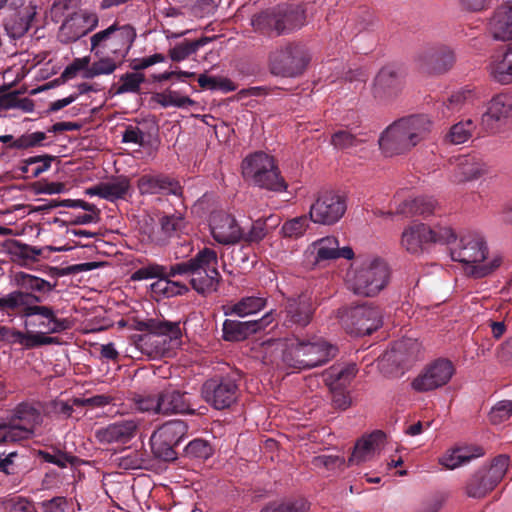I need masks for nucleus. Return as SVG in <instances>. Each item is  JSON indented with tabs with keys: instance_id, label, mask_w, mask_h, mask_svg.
I'll return each instance as SVG.
<instances>
[{
	"instance_id": "nucleus-1",
	"label": "nucleus",
	"mask_w": 512,
	"mask_h": 512,
	"mask_svg": "<svg viewBox=\"0 0 512 512\" xmlns=\"http://www.w3.org/2000/svg\"><path fill=\"white\" fill-rule=\"evenodd\" d=\"M486 31L495 41H512V0L503 2L494 9L488 18ZM486 72L494 83L512 84V42L489 57Z\"/></svg>"
},
{
	"instance_id": "nucleus-2",
	"label": "nucleus",
	"mask_w": 512,
	"mask_h": 512,
	"mask_svg": "<svg viewBox=\"0 0 512 512\" xmlns=\"http://www.w3.org/2000/svg\"><path fill=\"white\" fill-rule=\"evenodd\" d=\"M433 122L425 114L410 115L394 121L380 135L379 147L385 156L409 152L431 132Z\"/></svg>"
},
{
	"instance_id": "nucleus-3",
	"label": "nucleus",
	"mask_w": 512,
	"mask_h": 512,
	"mask_svg": "<svg viewBox=\"0 0 512 512\" xmlns=\"http://www.w3.org/2000/svg\"><path fill=\"white\" fill-rule=\"evenodd\" d=\"M450 254L452 260L464 264L466 272L476 279L493 274L503 264L502 254L490 252L485 236L479 232L462 235Z\"/></svg>"
},
{
	"instance_id": "nucleus-4",
	"label": "nucleus",
	"mask_w": 512,
	"mask_h": 512,
	"mask_svg": "<svg viewBox=\"0 0 512 512\" xmlns=\"http://www.w3.org/2000/svg\"><path fill=\"white\" fill-rule=\"evenodd\" d=\"M167 274L170 277L187 274L198 293H210L216 290L220 278L217 254L212 249L204 248L189 261L172 265Z\"/></svg>"
},
{
	"instance_id": "nucleus-5",
	"label": "nucleus",
	"mask_w": 512,
	"mask_h": 512,
	"mask_svg": "<svg viewBox=\"0 0 512 512\" xmlns=\"http://www.w3.org/2000/svg\"><path fill=\"white\" fill-rule=\"evenodd\" d=\"M389 270L380 259L365 258L351 265L346 273V284L354 294L376 296L388 283Z\"/></svg>"
},
{
	"instance_id": "nucleus-6",
	"label": "nucleus",
	"mask_w": 512,
	"mask_h": 512,
	"mask_svg": "<svg viewBox=\"0 0 512 512\" xmlns=\"http://www.w3.org/2000/svg\"><path fill=\"white\" fill-rule=\"evenodd\" d=\"M144 325L147 333L140 336L137 347L149 358L170 355L180 345L181 329L178 322L149 319Z\"/></svg>"
},
{
	"instance_id": "nucleus-7",
	"label": "nucleus",
	"mask_w": 512,
	"mask_h": 512,
	"mask_svg": "<svg viewBox=\"0 0 512 512\" xmlns=\"http://www.w3.org/2000/svg\"><path fill=\"white\" fill-rule=\"evenodd\" d=\"M335 354V348L321 338L296 340L284 352L287 365L297 369H310L326 363Z\"/></svg>"
},
{
	"instance_id": "nucleus-8",
	"label": "nucleus",
	"mask_w": 512,
	"mask_h": 512,
	"mask_svg": "<svg viewBox=\"0 0 512 512\" xmlns=\"http://www.w3.org/2000/svg\"><path fill=\"white\" fill-rule=\"evenodd\" d=\"M307 48L299 43H283L269 54V68L272 74L282 77L301 75L310 62Z\"/></svg>"
},
{
	"instance_id": "nucleus-9",
	"label": "nucleus",
	"mask_w": 512,
	"mask_h": 512,
	"mask_svg": "<svg viewBox=\"0 0 512 512\" xmlns=\"http://www.w3.org/2000/svg\"><path fill=\"white\" fill-rule=\"evenodd\" d=\"M242 174L254 185L273 191H284L286 184L280 177L272 156L256 152L243 160Z\"/></svg>"
},
{
	"instance_id": "nucleus-10",
	"label": "nucleus",
	"mask_w": 512,
	"mask_h": 512,
	"mask_svg": "<svg viewBox=\"0 0 512 512\" xmlns=\"http://www.w3.org/2000/svg\"><path fill=\"white\" fill-rule=\"evenodd\" d=\"M251 24L258 31L289 33L305 24V14L301 6L283 5L259 13L252 18Z\"/></svg>"
},
{
	"instance_id": "nucleus-11",
	"label": "nucleus",
	"mask_w": 512,
	"mask_h": 512,
	"mask_svg": "<svg viewBox=\"0 0 512 512\" xmlns=\"http://www.w3.org/2000/svg\"><path fill=\"white\" fill-rule=\"evenodd\" d=\"M510 459L506 455L495 457L490 464L483 465L467 480L465 494L470 498L480 499L490 493L504 478Z\"/></svg>"
},
{
	"instance_id": "nucleus-12",
	"label": "nucleus",
	"mask_w": 512,
	"mask_h": 512,
	"mask_svg": "<svg viewBox=\"0 0 512 512\" xmlns=\"http://www.w3.org/2000/svg\"><path fill=\"white\" fill-rule=\"evenodd\" d=\"M135 37V30L130 25L113 24L91 37V50L96 55L112 54L123 58L129 52Z\"/></svg>"
},
{
	"instance_id": "nucleus-13",
	"label": "nucleus",
	"mask_w": 512,
	"mask_h": 512,
	"mask_svg": "<svg viewBox=\"0 0 512 512\" xmlns=\"http://www.w3.org/2000/svg\"><path fill=\"white\" fill-rule=\"evenodd\" d=\"M42 421V414L37 408L22 403L13 410L10 419L0 425L6 443H13L32 438Z\"/></svg>"
},
{
	"instance_id": "nucleus-14",
	"label": "nucleus",
	"mask_w": 512,
	"mask_h": 512,
	"mask_svg": "<svg viewBox=\"0 0 512 512\" xmlns=\"http://www.w3.org/2000/svg\"><path fill=\"white\" fill-rule=\"evenodd\" d=\"M339 317L345 330L356 336L371 334L382 325L380 310L368 304L344 309Z\"/></svg>"
},
{
	"instance_id": "nucleus-15",
	"label": "nucleus",
	"mask_w": 512,
	"mask_h": 512,
	"mask_svg": "<svg viewBox=\"0 0 512 512\" xmlns=\"http://www.w3.org/2000/svg\"><path fill=\"white\" fill-rule=\"evenodd\" d=\"M455 374L453 363L445 358H439L429 363L411 382V387L417 392H429L448 384Z\"/></svg>"
},
{
	"instance_id": "nucleus-16",
	"label": "nucleus",
	"mask_w": 512,
	"mask_h": 512,
	"mask_svg": "<svg viewBox=\"0 0 512 512\" xmlns=\"http://www.w3.org/2000/svg\"><path fill=\"white\" fill-rule=\"evenodd\" d=\"M346 203L342 196L325 191L318 195L309 210L310 220L316 224L333 225L345 214Z\"/></svg>"
},
{
	"instance_id": "nucleus-17",
	"label": "nucleus",
	"mask_w": 512,
	"mask_h": 512,
	"mask_svg": "<svg viewBox=\"0 0 512 512\" xmlns=\"http://www.w3.org/2000/svg\"><path fill=\"white\" fill-rule=\"evenodd\" d=\"M38 302L28 301L24 308L22 316L26 318V327L38 328L45 335L59 333L68 328L66 320L57 318L51 307L36 305Z\"/></svg>"
},
{
	"instance_id": "nucleus-18",
	"label": "nucleus",
	"mask_w": 512,
	"mask_h": 512,
	"mask_svg": "<svg viewBox=\"0 0 512 512\" xmlns=\"http://www.w3.org/2000/svg\"><path fill=\"white\" fill-rule=\"evenodd\" d=\"M305 259L313 265L339 258L351 260L354 252L351 247H340L339 240L335 236H325L309 244L304 252Z\"/></svg>"
},
{
	"instance_id": "nucleus-19",
	"label": "nucleus",
	"mask_w": 512,
	"mask_h": 512,
	"mask_svg": "<svg viewBox=\"0 0 512 512\" xmlns=\"http://www.w3.org/2000/svg\"><path fill=\"white\" fill-rule=\"evenodd\" d=\"M204 400L216 409H224L235 402L237 385L230 377L212 378L202 387Z\"/></svg>"
},
{
	"instance_id": "nucleus-20",
	"label": "nucleus",
	"mask_w": 512,
	"mask_h": 512,
	"mask_svg": "<svg viewBox=\"0 0 512 512\" xmlns=\"http://www.w3.org/2000/svg\"><path fill=\"white\" fill-rule=\"evenodd\" d=\"M449 179L454 184H465L478 180L487 173L486 164L480 159L462 155L449 161Z\"/></svg>"
},
{
	"instance_id": "nucleus-21",
	"label": "nucleus",
	"mask_w": 512,
	"mask_h": 512,
	"mask_svg": "<svg viewBox=\"0 0 512 512\" xmlns=\"http://www.w3.org/2000/svg\"><path fill=\"white\" fill-rule=\"evenodd\" d=\"M210 233L219 244L230 245L242 240L243 230L231 215L223 211L213 212L209 221Z\"/></svg>"
},
{
	"instance_id": "nucleus-22",
	"label": "nucleus",
	"mask_w": 512,
	"mask_h": 512,
	"mask_svg": "<svg viewBox=\"0 0 512 512\" xmlns=\"http://www.w3.org/2000/svg\"><path fill=\"white\" fill-rule=\"evenodd\" d=\"M97 24L98 17L95 13H74L62 23L58 38L63 43L74 42L93 30Z\"/></svg>"
},
{
	"instance_id": "nucleus-23",
	"label": "nucleus",
	"mask_w": 512,
	"mask_h": 512,
	"mask_svg": "<svg viewBox=\"0 0 512 512\" xmlns=\"http://www.w3.org/2000/svg\"><path fill=\"white\" fill-rule=\"evenodd\" d=\"M512 117V96L506 93L495 95L489 102L487 111L481 117V125L492 131Z\"/></svg>"
},
{
	"instance_id": "nucleus-24",
	"label": "nucleus",
	"mask_w": 512,
	"mask_h": 512,
	"mask_svg": "<svg viewBox=\"0 0 512 512\" xmlns=\"http://www.w3.org/2000/svg\"><path fill=\"white\" fill-rule=\"evenodd\" d=\"M274 320L270 310L262 318L253 321H236L227 319L223 323V337L227 341H240L249 335L266 328Z\"/></svg>"
},
{
	"instance_id": "nucleus-25",
	"label": "nucleus",
	"mask_w": 512,
	"mask_h": 512,
	"mask_svg": "<svg viewBox=\"0 0 512 512\" xmlns=\"http://www.w3.org/2000/svg\"><path fill=\"white\" fill-rule=\"evenodd\" d=\"M403 87V72L393 66L383 67L377 74L373 94L380 99H388L396 96Z\"/></svg>"
},
{
	"instance_id": "nucleus-26",
	"label": "nucleus",
	"mask_w": 512,
	"mask_h": 512,
	"mask_svg": "<svg viewBox=\"0 0 512 512\" xmlns=\"http://www.w3.org/2000/svg\"><path fill=\"white\" fill-rule=\"evenodd\" d=\"M484 455L482 447L473 444H457L447 449L438 462L447 470H455Z\"/></svg>"
},
{
	"instance_id": "nucleus-27",
	"label": "nucleus",
	"mask_w": 512,
	"mask_h": 512,
	"mask_svg": "<svg viewBox=\"0 0 512 512\" xmlns=\"http://www.w3.org/2000/svg\"><path fill=\"white\" fill-rule=\"evenodd\" d=\"M418 61L424 67L436 73H444L452 68L456 61L454 51L447 46L430 47L418 55Z\"/></svg>"
},
{
	"instance_id": "nucleus-28",
	"label": "nucleus",
	"mask_w": 512,
	"mask_h": 512,
	"mask_svg": "<svg viewBox=\"0 0 512 512\" xmlns=\"http://www.w3.org/2000/svg\"><path fill=\"white\" fill-rule=\"evenodd\" d=\"M385 441V434L382 431H374L371 434L359 439L354 447L349 465H359L374 458L380 453Z\"/></svg>"
},
{
	"instance_id": "nucleus-29",
	"label": "nucleus",
	"mask_w": 512,
	"mask_h": 512,
	"mask_svg": "<svg viewBox=\"0 0 512 512\" xmlns=\"http://www.w3.org/2000/svg\"><path fill=\"white\" fill-rule=\"evenodd\" d=\"M400 246L411 255L424 254L430 248L425 233V223L413 222L406 226L401 233Z\"/></svg>"
},
{
	"instance_id": "nucleus-30",
	"label": "nucleus",
	"mask_w": 512,
	"mask_h": 512,
	"mask_svg": "<svg viewBox=\"0 0 512 512\" xmlns=\"http://www.w3.org/2000/svg\"><path fill=\"white\" fill-rule=\"evenodd\" d=\"M161 414H193L195 412L188 394L173 387L165 388L159 395Z\"/></svg>"
},
{
	"instance_id": "nucleus-31",
	"label": "nucleus",
	"mask_w": 512,
	"mask_h": 512,
	"mask_svg": "<svg viewBox=\"0 0 512 512\" xmlns=\"http://www.w3.org/2000/svg\"><path fill=\"white\" fill-rule=\"evenodd\" d=\"M137 427L138 422L136 420L125 419L98 429L95 436L99 442L104 444L125 443L134 436Z\"/></svg>"
},
{
	"instance_id": "nucleus-32",
	"label": "nucleus",
	"mask_w": 512,
	"mask_h": 512,
	"mask_svg": "<svg viewBox=\"0 0 512 512\" xmlns=\"http://www.w3.org/2000/svg\"><path fill=\"white\" fill-rule=\"evenodd\" d=\"M312 313V303L307 296L288 299L285 307V324L305 326L310 322Z\"/></svg>"
},
{
	"instance_id": "nucleus-33",
	"label": "nucleus",
	"mask_w": 512,
	"mask_h": 512,
	"mask_svg": "<svg viewBox=\"0 0 512 512\" xmlns=\"http://www.w3.org/2000/svg\"><path fill=\"white\" fill-rule=\"evenodd\" d=\"M129 189V181L125 177H119L111 181L102 182L86 190L89 196H98L108 201L123 198Z\"/></svg>"
},
{
	"instance_id": "nucleus-34",
	"label": "nucleus",
	"mask_w": 512,
	"mask_h": 512,
	"mask_svg": "<svg viewBox=\"0 0 512 512\" xmlns=\"http://www.w3.org/2000/svg\"><path fill=\"white\" fill-rule=\"evenodd\" d=\"M420 351V344L415 339L407 338L396 342L382 357V362H392L400 365L406 360L415 357Z\"/></svg>"
},
{
	"instance_id": "nucleus-35",
	"label": "nucleus",
	"mask_w": 512,
	"mask_h": 512,
	"mask_svg": "<svg viewBox=\"0 0 512 512\" xmlns=\"http://www.w3.org/2000/svg\"><path fill=\"white\" fill-rule=\"evenodd\" d=\"M37 13V7L29 4L22 8L14 17L7 20L5 24L6 31L13 38H19L30 28Z\"/></svg>"
},
{
	"instance_id": "nucleus-36",
	"label": "nucleus",
	"mask_w": 512,
	"mask_h": 512,
	"mask_svg": "<svg viewBox=\"0 0 512 512\" xmlns=\"http://www.w3.org/2000/svg\"><path fill=\"white\" fill-rule=\"evenodd\" d=\"M150 291L153 298L160 300L161 298H170L182 295L188 291V288L186 285L178 281L170 280V276L167 274V269H165V275L160 276L158 280L151 283Z\"/></svg>"
},
{
	"instance_id": "nucleus-37",
	"label": "nucleus",
	"mask_w": 512,
	"mask_h": 512,
	"mask_svg": "<svg viewBox=\"0 0 512 512\" xmlns=\"http://www.w3.org/2000/svg\"><path fill=\"white\" fill-rule=\"evenodd\" d=\"M357 373L355 364H336L325 373V381L332 390H338L351 382Z\"/></svg>"
},
{
	"instance_id": "nucleus-38",
	"label": "nucleus",
	"mask_w": 512,
	"mask_h": 512,
	"mask_svg": "<svg viewBox=\"0 0 512 512\" xmlns=\"http://www.w3.org/2000/svg\"><path fill=\"white\" fill-rule=\"evenodd\" d=\"M11 283L24 292H48L53 289L49 281L23 271L13 273Z\"/></svg>"
},
{
	"instance_id": "nucleus-39",
	"label": "nucleus",
	"mask_w": 512,
	"mask_h": 512,
	"mask_svg": "<svg viewBox=\"0 0 512 512\" xmlns=\"http://www.w3.org/2000/svg\"><path fill=\"white\" fill-rule=\"evenodd\" d=\"M138 189L141 194H177L178 188L173 186L166 177L160 175H143L138 180Z\"/></svg>"
},
{
	"instance_id": "nucleus-40",
	"label": "nucleus",
	"mask_w": 512,
	"mask_h": 512,
	"mask_svg": "<svg viewBox=\"0 0 512 512\" xmlns=\"http://www.w3.org/2000/svg\"><path fill=\"white\" fill-rule=\"evenodd\" d=\"M425 233L429 247L432 245H446L456 239V234L451 226L442 221L425 223Z\"/></svg>"
},
{
	"instance_id": "nucleus-41",
	"label": "nucleus",
	"mask_w": 512,
	"mask_h": 512,
	"mask_svg": "<svg viewBox=\"0 0 512 512\" xmlns=\"http://www.w3.org/2000/svg\"><path fill=\"white\" fill-rule=\"evenodd\" d=\"M267 300L262 296H247L225 310V315L247 317L258 313L266 307Z\"/></svg>"
},
{
	"instance_id": "nucleus-42",
	"label": "nucleus",
	"mask_w": 512,
	"mask_h": 512,
	"mask_svg": "<svg viewBox=\"0 0 512 512\" xmlns=\"http://www.w3.org/2000/svg\"><path fill=\"white\" fill-rule=\"evenodd\" d=\"M40 297L31 292L14 290L0 297V311L4 310H20L23 313L28 301H40Z\"/></svg>"
},
{
	"instance_id": "nucleus-43",
	"label": "nucleus",
	"mask_w": 512,
	"mask_h": 512,
	"mask_svg": "<svg viewBox=\"0 0 512 512\" xmlns=\"http://www.w3.org/2000/svg\"><path fill=\"white\" fill-rule=\"evenodd\" d=\"M188 427L182 420H172L164 423L154 433L156 438H163L178 445L183 439L186 438Z\"/></svg>"
},
{
	"instance_id": "nucleus-44",
	"label": "nucleus",
	"mask_w": 512,
	"mask_h": 512,
	"mask_svg": "<svg viewBox=\"0 0 512 512\" xmlns=\"http://www.w3.org/2000/svg\"><path fill=\"white\" fill-rule=\"evenodd\" d=\"M155 101L164 108H188L195 104L194 100L178 91L167 89L155 95Z\"/></svg>"
},
{
	"instance_id": "nucleus-45",
	"label": "nucleus",
	"mask_w": 512,
	"mask_h": 512,
	"mask_svg": "<svg viewBox=\"0 0 512 512\" xmlns=\"http://www.w3.org/2000/svg\"><path fill=\"white\" fill-rule=\"evenodd\" d=\"M475 128L476 125L471 119L459 121L449 129L446 141L456 145L463 144L472 137Z\"/></svg>"
},
{
	"instance_id": "nucleus-46",
	"label": "nucleus",
	"mask_w": 512,
	"mask_h": 512,
	"mask_svg": "<svg viewBox=\"0 0 512 512\" xmlns=\"http://www.w3.org/2000/svg\"><path fill=\"white\" fill-rule=\"evenodd\" d=\"M9 251L13 260L21 266H26L28 263L36 261L42 253L40 248L29 246L18 241H15L11 245Z\"/></svg>"
},
{
	"instance_id": "nucleus-47",
	"label": "nucleus",
	"mask_w": 512,
	"mask_h": 512,
	"mask_svg": "<svg viewBox=\"0 0 512 512\" xmlns=\"http://www.w3.org/2000/svg\"><path fill=\"white\" fill-rule=\"evenodd\" d=\"M477 100V95L472 90H461L453 93L445 103V110H443L444 116H449L451 113L460 111L467 105H473Z\"/></svg>"
},
{
	"instance_id": "nucleus-48",
	"label": "nucleus",
	"mask_w": 512,
	"mask_h": 512,
	"mask_svg": "<svg viewBox=\"0 0 512 512\" xmlns=\"http://www.w3.org/2000/svg\"><path fill=\"white\" fill-rule=\"evenodd\" d=\"M404 207L400 209L405 212L408 209L411 213L428 216L432 214L438 206L437 201L433 197L419 196L414 199L405 200Z\"/></svg>"
},
{
	"instance_id": "nucleus-49",
	"label": "nucleus",
	"mask_w": 512,
	"mask_h": 512,
	"mask_svg": "<svg viewBox=\"0 0 512 512\" xmlns=\"http://www.w3.org/2000/svg\"><path fill=\"white\" fill-rule=\"evenodd\" d=\"M308 503L303 499L277 500L266 504L260 512H307Z\"/></svg>"
},
{
	"instance_id": "nucleus-50",
	"label": "nucleus",
	"mask_w": 512,
	"mask_h": 512,
	"mask_svg": "<svg viewBox=\"0 0 512 512\" xmlns=\"http://www.w3.org/2000/svg\"><path fill=\"white\" fill-rule=\"evenodd\" d=\"M209 41V38L203 37L195 41L177 44L169 50L170 58L176 62L183 61L190 55L194 54L200 47L206 45Z\"/></svg>"
},
{
	"instance_id": "nucleus-51",
	"label": "nucleus",
	"mask_w": 512,
	"mask_h": 512,
	"mask_svg": "<svg viewBox=\"0 0 512 512\" xmlns=\"http://www.w3.org/2000/svg\"><path fill=\"white\" fill-rule=\"evenodd\" d=\"M13 338L27 348L55 343V338L49 337L40 331H30L27 333L20 331L14 332Z\"/></svg>"
},
{
	"instance_id": "nucleus-52",
	"label": "nucleus",
	"mask_w": 512,
	"mask_h": 512,
	"mask_svg": "<svg viewBox=\"0 0 512 512\" xmlns=\"http://www.w3.org/2000/svg\"><path fill=\"white\" fill-rule=\"evenodd\" d=\"M309 227V219L306 216H298L287 220L281 227V234L286 238H300Z\"/></svg>"
},
{
	"instance_id": "nucleus-53",
	"label": "nucleus",
	"mask_w": 512,
	"mask_h": 512,
	"mask_svg": "<svg viewBox=\"0 0 512 512\" xmlns=\"http://www.w3.org/2000/svg\"><path fill=\"white\" fill-rule=\"evenodd\" d=\"M364 140L357 137L351 131L340 129L331 138V143L338 150H347L358 147Z\"/></svg>"
},
{
	"instance_id": "nucleus-54",
	"label": "nucleus",
	"mask_w": 512,
	"mask_h": 512,
	"mask_svg": "<svg viewBox=\"0 0 512 512\" xmlns=\"http://www.w3.org/2000/svg\"><path fill=\"white\" fill-rule=\"evenodd\" d=\"M512 417V400H501L495 403L489 413L488 418L491 424L500 425Z\"/></svg>"
},
{
	"instance_id": "nucleus-55",
	"label": "nucleus",
	"mask_w": 512,
	"mask_h": 512,
	"mask_svg": "<svg viewBox=\"0 0 512 512\" xmlns=\"http://www.w3.org/2000/svg\"><path fill=\"white\" fill-rule=\"evenodd\" d=\"M151 446L155 456L162 460L171 461L176 458V452L173 449L176 444L163 438L157 439L156 433L151 436Z\"/></svg>"
},
{
	"instance_id": "nucleus-56",
	"label": "nucleus",
	"mask_w": 512,
	"mask_h": 512,
	"mask_svg": "<svg viewBox=\"0 0 512 512\" xmlns=\"http://www.w3.org/2000/svg\"><path fill=\"white\" fill-rule=\"evenodd\" d=\"M144 80V75L141 73H126L120 78L121 84L118 86L116 94L136 93Z\"/></svg>"
},
{
	"instance_id": "nucleus-57",
	"label": "nucleus",
	"mask_w": 512,
	"mask_h": 512,
	"mask_svg": "<svg viewBox=\"0 0 512 512\" xmlns=\"http://www.w3.org/2000/svg\"><path fill=\"white\" fill-rule=\"evenodd\" d=\"M116 63L110 57L101 58L94 62L89 69L83 74L84 78H94L99 75H108L115 71Z\"/></svg>"
},
{
	"instance_id": "nucleus-58",
	"label": "nucleus",
	"mask_w": 512,
	"mask_h": 512,
	"mask_svg": "<svg viewBox=\"0 0 512 512\" xmlns=\"http://www.w3.org/2000/svg\"><path fill=\"white\" fill-rule=\"evenodd\" d=\"M165 269L166 267L159 265V264H148L146 266H143L139 269H137L133 274L131 275V280L133 281H142V280H151L156 279L160 276L165 275Z\"/></svg>"
},
{
	"instance_id": "nucleus-59",
	"label": "nucleus",
	"mask_w": 512,
	"mask_h": 512,
	"mask_svg": "<svg viewBox=\"0 0 512 512\" xmlns=\"http://www.w3.org/2000/svg\"><path fill=\"white\" fill-rule=\"evenodd\" d=\"M185 452L190 457L207 459L212 455V448L206 441L195 439L186 446Z\"/></svg>"
},
{
	"instance_id": "nucleus-60",
	"label": "nucleus",
	"mask_w": 512,
	"mask_h": 512,
	"mask_svg": "<svg viewBox=\"0 0 512 512\" xmlns=\"http://www.w3.org/2000/svg\"><path fill=\"white\" fill-rule=\"evenodd\" d=\"M161 227L163 232L170 236L173 233H177L183 229L184 219L180 213L166 216L162 219Z\"/></svg>"
},
{
	"instance_id": "nucleus-61",
	"label": "nucleus",
	"mask_w": 512,
	"mask_h": 512,
	"mask_svg": "<svg viewBox=\"0 0 512 512\" xmlns=\"http://www.w3.org/2000/svg\"><path fill=\"white\" fill-rule=\"evenodd\" d=\"M198 83L202 88H206V89L214 90V89L220 88L224 91L235 90V86L232 85V83L229 80L225 79V80L218 81L216 78L210 77V76H207L204 74H202L198 77Z\"/></svg>"
},
{
	"instance_id": "nucleus-62",
	"label": "nucleus",
	"mask_w": 512,
	"mask_h": 512,
	"mask_svg": "<svg viewBox=\"0 0 512 512\" xmlns=\"http://www.w3.org/2000/svg\"><path fill=\"white\" fill-rule=\"evenodd\" d=\"M313 465L316 468L324 467L328 470H335L344 465V459L336 455H319L313 458Z\"/></svg>"
},
{
	"instance_id": "nucleus-63",
	"label": "nucleus",
	"mask_w": 512,
	"mask_h": 512,
	"mask_svg": "<svg viewBox=\"0 0 512 512\" xmlns=\"http://www.w3.org/2000/svg\"><path fill=\"white\" fill-rule=\"evenodd\" d=\"M267 230H266V223L262 220L255 221L248 233L243 232L242 239L248 242H260L265 236H266Z\"/></svg>"
},
{
	"instance_id": "nucleus-64",
	"label": "nucleus",
	"mask_w": 512,
	"mask_h": 512,
	"mask_svg": "<svg viewBox=\"0 0 512 512\" xmlns=\"http://www.w3.org/2000/svg\"><path fill=\"white\" fill-rule=\"evenodd\" d=\"M135 405L139 411L161 414L158 396L139 397L135 400Z\"/></svg>"
}]
</instances>
